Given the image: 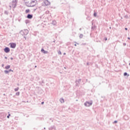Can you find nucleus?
<instances>
[{"instance_id":"obj_1","label":"nucleus","mask_w":130,"mask_h":130,"mask_svg":"<svg viewBox=\"0 0 130 130\" xmlns=\"http://www.w3.org/2000/svg\"><path fill=\"white\" fill-rule=\"evenodd\" d=\"M36 0H24L26 7H35L36 6Z\"/></svg>"},{"instance_id":"obj_2","label":"nucleus","mask_w":130,"mask_h":130,"mask_svg":"<svg viewBox=\"0 0 130 130\" xmlns=\"http://www.w3.org/2000/svg\"><path fill=\"white\" fill-rule=\"evenodd\" d=\"M29 33V30L28 29H24L20 31V34L21 35H22V36H24V35H27Z\"/></svg>"},{"instance_id":"obj_3","label":"nucleus","mask_w":130,"mask_h":130,"mask_svg":"<svg viewBox=\"0 0 130 130\" xmlns=\"http://www.w3.org/2000/svg\"><path fill=\"white\" fill-rule=\"evenodd\" d=\"M17 6V0H13L12 2V6H10L9 7L10 8H16Z\"/></svg>"},{"instance_id":"obj_4","label":"nucleus","mask_w":130,"mask_h":130,"mask_svg":"<svg viewBox=\"0 0 130 130\" xmlns=\"http://www.w3.org/2000/svg\"><path fill=\"white\" fill-rule=\"evenodd\" d=\"M92 102H86L84 103L85 106H86L87 107H89L92 105Z\"/></svg>"},{"instance_id":"obj_5","label":"nucleus","mask_w":130,"mask_h":130,"mask_svg":"<svg viewBox=\"0 0 130 130\" xmlns=\"http://www.w3.org/2000/svg\"><path fill=\"white\" fill-rule=\"evenodd\" d=\"M10 45L11 48H16V46L17 45L15 43H10Z\"/></svg>"},{"instance_id":"obj_6","label":"nucleus","mask_w":130,"mask_h":130,"mask_svg":"<svg viewBox=\"0 0 130 130\" xmlns=\"http://www.w3.org/2000/svg\"><path fill=\"white\" fill-rule=\"evenodd\" d=\"M44 4L45 6H49V5H50V2H49L48 0H45L44 2Z\"/></svg>"},{"instance_id":"obj_7","label":"nucleus","mask_w":130,"mask_h":130,"mask_svg":"<svg viewBox=\"0 0 130 130\" xmlns=\"http://www.w3.org/2000/svg\"><path fill=\"white\" fill-rule=\"evenodd\" d=\"M4 51L5 52H6V53H9V52H10V48L9 47H6L4 49Z\"/></svg>"},{"instance_id":"obj_8","label":"nucleus","mask_w":130,"mask_h":130,"mask_svg":"<svg viewBox=\"0 0 130 130\" xmlns=\"http://www.w3.org/2000/svg\"><path fill=\"white\" fill-rule=\"evenodd\" d=\"M80 83H81V79L76 81V84L77 86H79V85H80Z\"/></svg>"},{"instance_id":"obj_9","label":"nucleus","mask_w":130,"mask_h":130,"mask_svg":"<svg viewBox=\"0 0 130 130\" xmlns=\"http://www.w3.org/2000/svg\"><path fill=\"white\" fill-rule=\"evenodd\" d=\"M27 19H32L33 18V15L32 14H28L27 15Z\"/></svg>"},{"instance_id":"obj_10","label":"nucleus","mask_w":130,"mask_h":130,"mask_svg":"<svg viewBox=\"0 0 130 130\" xmlns=\"http://www.w3.org/2000/svg\"><path fill=\"white\" fill-rule=\"evenodd\" d=\"M49 130H56V128H55V126H51V127L49 128Z\"/></svg>"},{"instance_id":"obj_11","label":"nucleus","mask_w":130,"mask_h":130,"mask_svg":"<svg viewBox=\"0 0 130 130\" xmlns=\"http://www.w3.org/2000/svg\"><path fill=\"white\" fill-rule=\"evenodd\" d=\"M41 52H43V53H44L45 54L47 53L48 52H47V51H45L44 49H41Z\"/></svg>"},{"instance_id":"obj_12","label":"nucleus","mask_w":130,"mask_h":130,"mask_svg":"<svg viewBox=\"0 0 130 130\" xmlns=\"http://www.w3.org/2000/svg\"><path fill=\"white\" fill-rule=\"evenodd\" d=\"M52 24V25H56V21L55 20H53Z\"/></svg>"},{"instance_id":"obj_13","label":"nucleus","mask_w":130,"mask_h":130,"mask_svg":"<svg viewBox=\"0 0 130 130\" xmlns=\"http://www.w3.org/2000/svg\"><path fill=\"white\" fill-rule=\"evenodd\" d=\"M10 68H11V66H10L9 65L5 67L6 70H9V69H10Z\"/></svg>"},{"instance_id":"obj_14","label":"nucleus","mask_w":130,"mask_h":130,"mask_svg":"<svg viewBox=\"0 0 130 130\" xmlns=\"http://www.w3.org/2000/svg\"><path fill=\"white\" fill-rule=\"evenodd\" d=\"M60 102H61V103H63V102H64L63 99H60Z\"/></svg>"},{"instance_id":"obj_15","label":"nucleus","mask_w":130,"mask_h":130,"mask_svg":"<svg viewBox=\"0 0 130 130\" xmlns=\"http://www.w3.org/2000/svg\"><path fill=\"white\" fill-rule=\"evenodd\" d=\"M124 76H127V77H129V74H127V73L125 72V73H124Z\"/></svg>"},{"instance_id":"obj_16","label":"nucleus","mask_w":130,"mask_h":130,"mask_svg":"<svg viewBox=\"0 0 130 130\" xmlns=\"http://www.w3.org/2000/svg\"><path fill=\"white\" fill-rule=\"evenodd\" d=\"M4 73H5V74H9V72L8 70H5V71H4Z\"/></svg>"},{"instance_id":"obj_17","label":"nucleus","mask_w":130,"mask_h":130,"mask_svg":"<svg viewBox=\"0 0 130 130\" xmlns=\"http://www.w3.org/2000/svg\"><path fill=\"white\" fill-rule=\"evenodd\" d=\"M29 12H30V10H29V9H27L25 10V13L26 14H28V13H29Z\"/></svg>"},{"instance_id":"obj_18","label":"nucleus","mask_w":130,"mask_h":130,"mask_svg":"<svg viewBox=\"0 0 130 130\" xmlns=\"http://www.w3.org/2000/svg\"><path fill=\"white\" fill-rule=\"evenodd\" d=\"M84 37V35L83 34H80L79 36V38H83Z\"/></svg>"},{"instance_id":"obj_19","label":"nucleus","mask_w":130,"mask_h":130,"mask_svg":"<svg viewBox=\"0 0 130 130\" xmlns=\"http://www.w3.org/2000/svg\"><path fill=\"white\" fill-rule=\"evenodd\" d=\"M4 14H5V15H9V12L8 11H5Z\"/></svg>"},{"instance_id":"obj_20","label":"nucleus","mask_w":130,"mask_h":130,"mask_svg":"<svg viewBox=\"0 0 130 130\" xmlns=\"http://www.w3.org/2000/svg\"><path fill=\"white\" fill-rule=\"evenodd\" d=\"M18 90H19V87H17V88L14 89V90H15L16 92H17V91H18Z\"/></svg>"},{"instance_id":"obj_21","label":"nucleus","mask_w":130,"mask_h":130,"mask_svg":"<svg viewBox=\"0 0 130 130\" xmlns=\"http://www.w3.org/2000/svg\"><path fill=\"white\" fill-rule=\"evenodd\" d=\"M16 95L17 96H19V95H20V92H16Z\"/></svg>"},{"instance_id":"obj_22","label":"nucleus","mask_w":130,"mask_h":130,"mask_svg":"<svg viewBox=\"0 0 130 130\" xmlns=\"http://www.w3.org/2000/svg\"><path fill=\"white\" fill-rule=\"evenodd\" d=\"M93 16H94V17H96L97 13H96V12H94V14H93Z\"/></svg>"},{"instance_id":"obj_23","label":"nucleus","mask_w":130,"mask_h":130,"mask_svg":"<svg viewBox=\"0 0 130 130\" xmlns=\"http://www.w3.org/2000/svg\"><path fill=\"white\" fill-rule=\"evenodd\" d=\"M8 72H9V73L10 72H14L13 70H12V69H10L9 70H8Z\"/></svg>"},{"instance_id":"obj_24","label":"nucleus","mask_w":130,"mask_h":130,"mask_svg":"<svg viewBox=\"0 0 130 130\" xmlns=\"http://www.w3.org/2000/svg\"><path fill=\"white\" fill-rule=\"evenodd\" d=\"M11 115L10 114H8V115L7 116V118H10V116Z\"/></svg>"},{"instance_id":"obj_25","label":"nucleus","mask_w":130,"mask_h":130,"mask_svg":"<svg viewBox=\"0 0 130 130\" xmlns=\"http://www.w3.org/2000/svg\"><path fill=\"white\" fill-rule=\"evenodd\" d=\"M58 53V54H61V52L60 51H59Z\"/></svg>"},{"instance_id":"obj_26","label":"nucleus","mask_w":130,"mask_h":130,"mask_svg":"<svg viewBox=\"0 0 130 130\" xmlns=\"http://www.w3.org/2000/svg\"><path fill=\"white\" fill-rule=\"evenodd\" d=\"M114 123H117V120L114 121Z\"/></svg>"},{"instance_id":"obj_27","label":"nucleus","mask_w":130,"mask_h":130,"mask_svg":"<svg viewBox=\"0 0 130 130\" xmlns=\"http://www.w3.org/2000/svg\"><path fill=\"white\" fill-rule=\"evenodd\" d=\"M123 45L124 46H125V45H126V43H124L123 44Z\"/></svg>"},{"instance_id":"obj_28","label":"nucleus","mask_w":130,"mask_h":130,"mask_svg":"<svg viewBox=\"0 0 130 130\" xmlns=\"http://www.w3.org/2000/svg\"><path fill=\"white\" fill-rule=\"evenodd\" d=\"M105 41H106L107 40V38H105Z\"/></svg>"},{"instance_id":"obj_29","label":"nucleus","mask_w":130,"mask_h":130,"mask_svg":"<svg viewBox=\"0 0 130 130\" xmlns=\"http://www.w3.org/2000/svg\"><path fill=\"white\" fill-rule=\"evenodd\" d=\"M5 59H8V57H7V56H5Z\"/></svg>"},{"instance_id":"obj_30","label":"nucleus","mask_w":130,"mask_h":130,"mask_svg":"<svg viewBox=\"0 0 130 130\" xmlns=\"http://www.w3.org/2000/svg\"><path fill=\"white\" fill-rule=\"evenodd\" d=\"M36 10H37V9H34V12H35V11H36Z\"/></svg>"},{"instance_id":"obj_31","label":"nucleus","mask_w":130,"mask_h":130,"mask_svg":"<svg viewBox=\"0 0 130 130\" xmlns=\"http://www.w3.org/2000/svg\"><path fill=\"white\" fill-rule=\"evenodd\" d=\"M10 59H11L12 60H13L14 59V58H13V57H11V58H10Z\"/></svg>"},{"instance_id":"obj_32","label":"nucleus","mask_w":130,"mask_h":130,"mask_svg":"<svg viewBox=\"0 0 130 130\" xmlns=\"http://www.w3.org/2000/svg\"><path fill=\"white\" fill-rule=\"evenodd\" d=\"M41 104H44V102H42V103H41Z\"/></svg>"},{"instance_id":"obj_33","label":"nucleus","mask_w":130,"mask_h":130,"mask_svg":"<svg viewBox=\"0 0 130 130\" xmlns=\"http://www.w3.org/2000/svg\"><path fill=\"white\" fill-rule=\"evenodd\" d=\"M24 38L25 39V40H26V39H27V38H26V37H25V36H24Z\"/></svg>"},{"instance_id":"obj_34","label":"nucleus","mask_w":130,"mask_h":130,"mask_svg":"<svg viewBox=\"0 0 130 130\" xmlns=\"http://www.w3.org/2000/svg\"><path fill=\"white\" fill-rule=\"evenodd\" d=\"M79 30H80V31H82V28H80L79 29Z\"/></svg>"},{"instance_id":"obj_35","label":"nucleus","mask_w":130,"mask_h":130,"mask_svg":"<svg viewBox=\"0 0 130 130\" xmlns=\"http://www.w3.org/2000/svg\"><path fill=\"white\" fill-rule=\"evenodd\" d=\"M81 45H86V44H82Z\"/></svg>"},{"instance_id":"obj_36","label":"nucleus","mask_w":130,"mask_h":130,"mask_svg":"<svg viewBox=\"0 0 130 130\" xmlns=\"http://www.w3.org/2000/svg\"><path fill=\"white\" fill-rule=\"evenodd\" d=\"M127 39H128L129 40H130V38H129V37H128V38H127Z\"/></svg>"},{"instance_id":"obj_37","label":"nucleus","mask_w":130,"mask_h":130,"mask_svg":"<svg viewBox=\"0 0 130 130\" xmlns=\"http://www.w3.org/2000/svg\"><path fill=\"white\" fill-rule=\"evenodd\" d=\"M125 30H127V28H126V27L125 28Z\"/></svg>"},{"instance_id":"obj_38","label":"nucleus","mask_w":130,"mask_h":130,"mask_svg":"<svg viewBox=\"0 0 130 130\" xmlns=\"http://www.w3.org/2000/svg\"><path fill=\"white\" fill-rule=\"evenodd\" d=\"M87 66H89V62H87Z\"/></svg>"},{"instance_id":"obj_39","label":"nucleus","mask_w":130,"mask_h":130,"mask_svg":"<svg viewBox=\"0 0 130 130\" xmlns=\"http://www.w3.org/2000/svg\"><path fill=\"white\" fill-rule=\"evenodd\" d=\"M75 46H77V44H74Z\"/></svg>"},{"instance_id":"obj_40","label":"nucleus","mask_w":130,"mask_h":130,"mask_svg":"<svg viewBox=\"0 0 130 130\" xmlns=\"http://www.w3.org/2000/svg\"><path fill=\"white\" fill-rule=\"evenodd\" d=\"M35 68H37V66H35Z\"/></svg>"},{"instance_id":"obj_41","label":"nucleus","mask_w":130,"mask_h":130,"mask_svg":"<svg viewBox=\"0 0 130 130\" xmlns=\"http://www.w3.org/2000/svg\"><path fill=\"white\" fill-rule=\"evenodd\" d=\"M64 69H67V68H66V67H64Z\"/></svg>"},{"instance_id":"obj_42","label":"nucleus","mask_w":130,"mask_h":130,"mask_svg":"<svg viewBox=\"0 0 130 130\" xmlns=\"http://www.w3.org/2000/svg\"><path fill=\"white\" fill-rule=\"evenodd\" d=\"M110 29H111V27H110Z\"/></svg>"},{"instance_id":"obj_43","label":"nucleus","mask_w":130,"mask_h":130,"mask_svg":"<svg viewBox=\"0 0 130 130\" xmlns=\"http://www.w3.org/2000/svg\"><path fill=\"white\" fill-rule=\"evenodd\" d=\"M91 28H92V29H93V27H92Z\"/></svg>"},{"instance_id":"obj_44","label":"nucleus","mask_w":130,"mask_h":130,"mask_svg":"<svg viewBox=\"0 0 130 130\" xmlns=\"http://www.w3.org/2000/svg\"><path fill=\"white\" fill-rule=\"evenodd\" d=\"M63 54H64V55L66 54V53H64Z\"/></svg>"},{"instance_id":"obj_45","label":"nucleus","mask_w":130,"mask_h":130,"mask_svg":"<svg viewBox=\"0 0 130 130\" xmlns=\"http://www.w3.org/2000/svg\"><path fill=\"white\" fill-rule=\"evenodd\" d=\"M2 67H4V64H2Z\"/></svg>"},{"instance_id":"obj_46","label":"nucleus","mask_w":130,"mask_h":130,"mask_svg":"<svg viewBox=\"0 0 130 130\" xmlns=\"http://www.w3.org/2000/svg\"><path fill=\"white\" fill-rule=\"evenodd\" d=\"M44 129H45V128H45V127H44Z\"/></svg>"},{"instance_id":"obj_47","label":"nucleus","mask_w":130,"mask_h":130,"mask_svg":"<svg viewBox=\"0 0 130 130\" xmlns=\"http://www.w3.org/2000/svg\"><path fill=\"white\" fill-rule=\"evenodd\" d=\"M129 66H130V63H129Z\"/></svg>"},{"instance_id":"obj_48","label":"nucleus","mask_w":130,"mask_h":130,"mask_svg":"<svg viewBox=\"0 0 130 130\" xmlns=\"http://www.w3.org/2000/svg\"><path fill=\"white\" fill-rule=\"evenodd\" d=\"M76 101H78V100H77Z\"/></svg>"}]
</instances>
